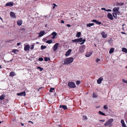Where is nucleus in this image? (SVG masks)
<instances>
[{
  "instance_id": "obj_1",
  "label": "nucleus",
  "mask_w": 127,
  "mask_h": 127,
  "mask_svg": "<svg viewBox=\"0 0 127 127\" xmlns=\"http://www.w3.org/2000/svg\"><path fill=\"white\" fill-rule=\"evenodd\" d=\"M119 8L118 7H114L113 9L112 10L114 12L112 13L113 17L115 19H116L117 17V13H120V12L119 11Z\"/></svg>"
},
{
  "instance_id": "obj_2",
  "label": "nucleus",
  "mask_w": 127,
  "mask_h": 127,
  "mask_svg": "<svg viewBox=\"0 0 127 127\" xmlns=\"http://www.w3.org/2000/svg\"><path fill=\"white\" fill-rule=\"evenodd\" d=\"M74 59L72 57L66 58L64 60V64H68L72 63Z\"/></svg>"
},
{
  "instance_id": "obj_3",
  "label": "nucleus",
  "mask_w": 127,
  "mask_h": 127,
  "mask_svg": "<svg viewBox=\"0 0 127 127\" xmlns=\"http://www.w3.org/2000/svg\"><path fill=\"white\" fill-rule=\"evenodd\" d=\"M113 119H110L106 122L104 124V126H108L109 127H111L112 126V123L113 121Z\"/></svg>"
},
{
  "instance_id": "obj_4",
  "label": "nucleus",
  "mask_w": 127,
  "mask_h": 127,
  "mask_svg": "<svg viewBox=\"0 0 127 127\" xmlns=\"http://www.w3.org/2000/svg\"><path fill=\"white\" fill-rule=\"evenodd\" d=\"M86 46L84 45H83L80 47L79 52L80 53H82L84 52Z\"/></svg>"
},
{
  "instance_id": "obj_5",
  "label": "nucleus",
  "mask_w": 127,
  "mask_h": 127,
  "mask_svg": "<svg viewBox=\"0 0 127 127\" xmlns=\"http://www.w3.org/2000/svg\"><path fill=\"white\" fill-rule=\"evenodd\" d=\"M68 86L70 88H74L76 87L75 83L72 82H69L68 83Z\"/></svg>"
},
{
  "instance_id": "obj_6",
  "label": "nucleus",
  "mask_w": 127,
  "mask_h": 127,
  "mask_svg": "<svg viewBox=\"0 0 127 127\" xmlns=\"http://www.w3.org/2000/svg\"><path fill=\"white\" fill-rule=\"evenodd\" d=\"M47 32H45L44 31H41L39 33L38 37H41L43 36L44 35L47 33Z\"/></svg>"
},
{
  "instance_id": "obj_7",
  "label": "nucleus",
  "mask_w": 127,
  "mask_h": 127,
  "mask_svg": "<svg viewBox=\"0 0 127 127\" xmlns=\"http://www.w3.org/2000/svg\"><path fill=\"white\" fill-rule=\"evenodd\" d=\"M59 44V43H57L54 45L53 47V51H56L57 49Z\"/></svg>"
},
{
  "instance_id": "obj_8",
  "label": "nucleus",
  "mask_w": 127,
  "mask_h": 127,
  "mask_svg": "<svg viewBox=\"0 0 127 127\" xmlns=\"http://www.w3.org/2000/svg\"><path fill=\"white\" fill-rule=\"evenodd\" d=\"M25 45V47H24V50L25 51H27L29 50L30 49V46L29 45Z\"/></svg>"
},
{
  "instance_id": "obj_9",
  "label": "nucleus",
  "mask_w": 127,
  "mask_h": 127,
  "mask_svg": "<svg viewBox=\"0 0 127 127\" xmlns=\"http://www.w3.org/2000/svg\"><path fill=\"white\" fill-rule=\"evenodd\" d=\"M107 17L110 20H112L113 19V18L112 14L110 13H108L107 14Z\"/></svg>"
},
{
  "instance_id": "obj_10",
  "label": "nucleus",
  "mask_w": 127,
  "mask_h": 127,
  "mask_svg": "<svg viewBox=\"0 0 127 127\" xmlns=\"http://www.w3.org/2000/svg\"><path fill=\"white\" fill-rule=\"evenodd\" d=\"M13 5V2H10L7 3L6 4V6H12Z\"/></svg>"
},
{
  "instance_id": "obj_11",
  "label": "nucleus",
  "mask_w": 127,
  "mask_h": 127,
  "mask_svg": "<svg viewBox=\"0 0 127 127\" xmlns=\"http://www.w3.org/2000/svg\"><path fill=\"white\" fill-rule=\"evenodd\" d=\"M26 94L25 91L21 93H17V95L18 96H25L26 95Z\"/></svg>"
},
{
  "instance_id": "obj_12",
  "label": "nucleus",
  "mask_w": 127,
  "mask_h": 127,
  "mask_svg": "<svg viewBox=\"0 0 127 127\" xmlns=\"http://www.w3.org/2000/svg\"><path fill=\"white\" fill-rule=\"evenodd\" d=\"M121 123L123 127H127L126 124H125L124 120L122 119L121 121Z\"/></svg>"
},
{
  "instance_id": "obj_13",
  "label": "nucleus",
  "mask_w": 127,
  "mask_h": 127,
  "mask_svg": "<svg viewBox=\"0 0 127 127\" xmlns=\"http://www.w3.org/2000/svg\"><path fill=\"white\" fill-rule=\"evenodd\" d=\"M17 25L19 26L21 25L22 24V21L21 20H19L17 21Z\"/></svg>"
},
{
  "instance_id": "obj_14",
  "label": "nucleus",
  "mask_w": 127,
  "mask_h": 127,
  "mask_svg": "<svg viewBox=\"0 0 127 127\" xmlns=\"http://www.w3.org/2000/svg\"><path fill=\"white\" fill-rule=\"evenodd\" d=\"M10 16L12 18H16V16L14 13L12 12H11L10 13Z\"/></svg>"
},
{
  "instance_id": "obj_15",
  "label": "nucleus",
  "mask_w": 127,
  "mask_h": 127,
  "mask_svg": "<svg viewBox=\"0 0 127 127\" xmlns=\"http://www.w3.org/2000/svg\"><path fill=\"white\" fill-rule=\"evenodd\" d=\"M101 34L102 36V37L103 38H105L107 36V34L105 32H102L101 33Z\"/></svg>"
},
{
  "instance_id": "obj_16",
  "label": "nucleus",
  "mask_w": 127,
  "mask_h": 127,
  "mask_svg": "<svg viewBox=\"0 0 127 127\" xmlns=\"http://www.w3.org/2000/svg\"><path fill=\"white\" fill-rule=\"evenodd\" d=\"M91 21L94 22L98 25H100L101 24V23L100 22L96 20H93L92 21Z\"/></svg>"
},
{
  "instance_id": "obj_17",
  "label": "nucleus",
  "mask_w": 127,
  "mask_h": 127,
  "mask_svg": "<svg viewBox=\"0 0 127 127\" xmlns=\"http://www.w3.org/2000/svg\"><path fill=\"white\" fill-rule=\"evenodd\" d=\"M103 80V78L100 77L99 78L97 81V83L98 84H100L101 83Z\"/></svg>"
},
{
  "instance_id": "obj_18",
  "label": "nucleus",
  "mask_w": 127,
  "mask_h": 127,
  "mask_svg": "<svg viewBox=\"0 0 127 127\" xmlns=\"http://www.w3.org/2000/svg\"><path fill=\"white\" fill-rule=\"evenodd\" d=\"M71 49H69L68 51L66 52L65 55L66 56H68L69 54H70L71 52Z\"/></svg>"
},
{
  "instance_id": "obj_19",
  "label": "nucleus",
  "mask_w": 127,
  "mask_h": 127,
  "mask_svg": "<svg viewBox=\"0 0 127 127\" xmlns=\"http://www.w3.org/2000/svg\"><path fill=\"white\" fill-rule=\"evenodd\" d=\"M92 54V52H87L86 55V56L87 57H90Z\"/></svg>"
},
{
  "instance_id": "obj_20",
  "label": "nucleus",
  "mask_w": 127,
  "mask_h": 127,
  "mask_svg": "<svg viewBox=\"0 0 127 127\" xmlns=\"http://www.w3.org/2000/svg\"><path fill=\"white\" fill-rule=\"evenodd\" d=\"M60 108H62L64 110H66L67 109L66 106L65 105H61L60 106Z\"/></svg>"
},
{
  "instance_id": "obj_21",
  "label": "nucleus",
  "mask_w": 127,
  "mask_h": 127,
  "mask_svg": "<svg viewBox=\"0 0 127 127\" xmlns=\"http://www.w3.org/2000/svg\"><path fill=\"white\" fill-rule=\"evenodd\" d=\"M16 75L15 73L13 72H11L10 73L9 76L11 77L14 76Z\"/></svg>"
},
{
  "instance_id": "obj_22",
  "label": "nucleus",
  "mask_w": 127,
  "mask_h": 127,
  "mask_svg": "<svg viewBox=\"0 0 127 127\" xmlns=\"http://www.w3.org/2000/svg\"><path fill=\"white\" fill-rule=\"evenodd\" d=\"M124 3H118L117 2L116 3V5L117 6H122L124 5Z\"/></svg>"
},
{
  "instance_id": "obj_23",
  "label": "nucleus",
  "mask_w": 127,
  "mask_h": 127,
  "mask_svg": "<svg viewBox=\"0 0 127 127\" xmlns=\"http://www.w3.org/2000/svg\"><path fill=\"white\" fill-rule=\"evenodd\" d=\"M114 48H111L110 50L109 51V53L110 54H111L114 51Z\"/></svg>"
},
{
  "instance_id": "obj_24",
  "label": "nucleus",
  "mask_w": 127,
  "mask_h": 127,
  "mask_svg": "<svg viewBox=\"0 0 127 127\" xmlns=\"http://www.w3.org/2000/svg\"><path fill=\"white\" fill-rule=\"evenodd\" d=\"M122 51L125 52L126 53H127V49L125 48H122Z\"/></svg>"
},
{
  "instance_id": "obj_25",
  "label": "nucleus",
  "mask_w": 127,
  "mask_h": 127,
  "mask_svg": "<svg viewBox=\"0 0 127 127\" xmlns=\"http://www.w3.org/2000/svg\"><path fill=\"white\" fill-rule=\"evenodd\" d=\"M94 25V24L93 23H89L87 25V27H90L91 26L93 25Z\"/></svg>"
},
{
  "instance_id": "obj_26",
  "label": "nucleus",
  "mask_w": 127,
  "mask_h": 127,
  "mask_svg": "<svg viewBox=\"0 0 127 127\" xmlns=\"http://www.w3.org/2000/svg\"><path fill=\"white\" fill-rule=\"evenodd\" d=\"M12 52L14 53H15L17 54L18 52V50L16 49H13L12 51Z\"/></svg>"
},
{
  "instance_id": "obj_27",
  "label": "nucleus",
  "mask_w": 127,
  "mask_h": 127,
  "mask_svg": "<svg viewBox=\"0 0 127 127\" xmlns=\"http://www.w3.org/2000/svg\"><path fill=\"white\" fill-rule=\"evenodd\" d=\"M5 97V95L4 94L0 96V100H3V99Z\"/></svg>"
},
{
  "instance_id": "obj_28",
  "label": "nucleus",
  "mask_w": 127,
  "mask_h": 127,
  "mask_svg": "<svg viewBox=\"0 0 127 127\" xmlns=\"http://www.w3.org/2000/svg\"><path fill=\"white\" fill-rule=\"evenodd\" d=\"M77 39V42H82L83 40V39L82 38H79L78 39Z\"/></svg>"
},
{
  "instance_id": "obj_29",
  "label": "nucleus",
  "mask_w": 127,
  "mask_h": 127,
  "mask_svg": "<svg viewBox=\"0 0 127 127\" xmlns=\"http://www.w3.org/2000/svg\"><path fill=\"white\" fill-rule=\"evenodd\" d=\"M52 40H50L47 41H46V42L47 43L50 44L52 43Z\"/></svg>"
},
{
  "instance_id": "obj_30",
  "label": "nucleus",
  "mask_w": 127,
  "mask_h": 127,
  "mask_svg": "<svg viewBox=\"0 0 127 127\" xmlns=\"http://www.w3.org/2000/svg\"><path fill=\"white\" fill-rule=\"evenodd\" d=\"M98 113L99 114L103 116H104L105 115V114L104 113L100 111H99V112Z\"/></svg>"
},
{
  "instance_id": "obj_31",
  "label": "nucleus",
  "mask_w": 127,
  "mask_h": 127,
  "mask_svg": "<svg viewBox=\"0 0 127 127\" xmlns=\"http://www.w3.org/2000/svg\"><path fill=\"white\" fill-rule=\"evenodd\" d=\"M81 35V33L80 32H79L78 33H77L76 35V36L78 37H79Z\"/></svg>"
},
{
  "instance_id": "obj_32",
  "label": "nucleus",
  "mask_w": 127,
  "mask_h": 127,
  "mask_svg": "<svg viewBox=\"0 0 127 127\" xmlns=\"http://www.w3.org/2000/svg\"><path fill=\"white\" fill-rule=\"evenodd\" d=\"M83 119L84 120H86L88 119L87 117L86 116H83Z\"/></svg>"
},
{
  "instance_id": "obj_33",
  "label": "nucleus",
  "mask_w": 127,
  "mask_h": 127,
  "mask_svg": "<svg viewBox=\"0 0 127 127\" xmlns=\"http://www.w3.org/2000/svg\"><path fill=\"white\" fill-rule=\"evenodd\" d=\"M50 59L48 57H45L44 59V61H48L49 60H50Z\"/></svg>"
},
{
  "instance_id": "obj_34",
  "label": "nucleus",
  "mask_w": 127,
  "mask_h": 127,
  "mask_svg": "<svg viewBox=\"0 0 127 127\" xmlns=\"http://www.w3.org/2000/svg\"><path fill=\"white\" fill-rule=\"evenodd\" d=\"M93 97L96 98L97 97V95L93 93Z\"/></svg>"
},
{
  "instance_id": "obj_35",
  "label": "nucleus",
  "mask_w": 127,
  "mask_h": 127,
  "mask_svg": "<svg viewBox=\"0 0 127 127\" xmlns=\"http://www.w3.org/2000/svg\"><path fill=\"white\" fill-rule=\"evenodd\" d=\"M51 34L53 36H56L57 35V34L56 32H54L51 33Z\"/></svg>"
},
{
  "instance_id": "obj_36",
  "label": "nucleus",
  "mask_w": 127,
  "mask_h": 127,
  "mask_svg": "<svg viewBox=\"0 0 127 127\" xmlns=\"http://www.w3.org/2000/svg\"><path fill=\"white\" fill-rule=\"evenodd\" d=\"M46 47L45 46L42 45L41 46V48L42 50H43L45 49Z\"/></svg>"
},
{
  "instance_id": "obj_37",
  "label": "nucleus",
  "mask_w": 127,
  "mask_h": 127,
  "mask_svg": "<svg viewBox=\"0 0 127 127\" xmlns=\"http://www.w3.org/2000/svg\"><path fill=\"white\" fill-rule=\"evenodd\" d=\"M103 108L105 109H108V107L107 105H105L104 106Z\"/></svg>"
},
{
  "instance_id": "obj_38",
  "label": "nucleus",
  "mask_w": 127,
  "mask_h": 127,
  "mask_svg": "<svg viewBox=\"0 0 127 127\" xmlns=\"http://www.w3.org/2000/svg\"><path fill=\"white\" fill-rule=\"evenodd\" d=\"M28 122L29 123V125L31 126L33 124V123L31 121H29Z\"/></svg>"
},
{
  "instance_id": "obj_39",
  "label": "nucleus",
  "mask_w": 127,
  "mask_h": 127,
  "mask_svg": "<svg viewBox=\"0 0 127 127\" xmlns=\"http://www.w3.org/2000/svg\"><path fill=\"white\" fill-rule=\"evenodd\" d=\"M72 41L74 42H77V39H75L74 40H72Z\"/></svg>"
},
{
  "instance_id": "obj_40",
  "label": "nucleus",
  "mask_w": 127,
  "mask_h": 127,
  "mask_svg": "<svg viewBox=\"0 0 127 127\" xmlns=\"http://www.w3.org/2000/svg\"><path fill=\"white\" fill-rule=\"evenodd\" d=\"M54 89H55L54 88H51L50 89V91L51 92H53V91L54 90Z\"/></svg>"
},
{
  "instance_id": "obj_41",
  "label": "nucleus",
  "mask_w": 127,
  "mask_h": 127,
  "mask_svg": "<svg viewBox=\"0 0 127 127\" xmlns=\"http://www.w3.org/2000/svg\"><path fill=\"white\" fill-rule=\"evenodd\" d=\"M85 41H86V40L85 39H83V40L82 41V42H81V43H80V44L81 45H82V44H83L85 42Z\"/></svg>"
},
{
  "instance_id": "obj_42",
  "label": "nucleus",
  "mask_w": 127,
  "mask_h": 127,
  "mask_svg": "<svg viewBox=\"0 0 127 127\" xmlns=\"http://www.w3.org/2000/svg\"><path fill=\"white\" fill-rule=\"evenodd\" d=\"M34 44H33V45H31V50H32L33 49V48H34Z\"/></svg>"
},
{
  "instance_id": "obj_43",
  "label": "nucleus",
  "mask_w": 127,
  "mask_h": 127,
  "mask_svg": "<svg viewBox=\"0 0 127 127\" xmlns=\"http://www.w3.org/2000/svg\"><path fill=\"white\" fill-rule=\"evenodd\" d=\"M122 81L124 83H127V80H125L124 79H122Z\"/></svg>"
},
{
  "instance_id": "obj_44",
  "label": "nucleus",
  "mask_w": 127,
  "mask_h": 127,
  "mask_svg": "<svg viewBox=\"0 0 127 127\" xmlns=\"http://www.w3.org/2000/svg\"><path fill=\"white\" fill-rule=\"evenodd\" d=\"M38 60L39 61H43V59L42 58L40 57L38 59Z\"/></svg>"
},
{
  "instance_id": "obj_45",
  "label": "nucleus",
  "mask_w": 127,
  "mask_h": 127,
  "mask_svg": "<svg viewBox=\"0 0 127 127\" xmlns=\"http://www.w3.org/2000/svg\"><path fill=\"white\" fill-rule=\"evenodd\" d=\"M76 83L78 85L80 83V81H77L76 82Z\"/></svg>"
},
{
  "instance_id": "obj_46",
  "label": "nucleus",
  "mask_w": 127,
  "mask_h": 127,
  "mask_svg": "<svg viewBox=\"0 0 127 127\" xmlns=\"http://www.w3.org/2000/svg\"><path fill=\"white\" fill-rule=\"evenodd\" d=\"M37 68L38 69L39 68L40 69V71H42L43 70V68H41L40 67H37Z\"/></svg>"
},
{
  "instance_id": "obj_47",
  "label": "nucleus",
  "mask_w": 127,
  "mask_h": 127,
  "mask_svg": "<svg viewBox=\"0 0 127 127\" xmlns=\"http://www.w3.org/2000/svg\"><path fill=\"white\" fill-rule=\"evenodd\" d=\"M100 61V59H97L96 60V62L98 63Z\"/></svg>"
},
{
  "instance_id": "obj_48",
  "label": "nucleus",
  "mask_w": 127,
  "mask_h": 127,
  "mask_svg": "<svg viewBox=\"0 0 127 127\" xmlns=\"http://www.w3.org/2000/svg\"><path fill=\"white\" fill-rule=\"evenodd\" d=\"M43 40L44 42H46L47 40V39L46 38L43 39Z\"/></svg>"
},
{
  "instance_id": "obj_49",
  "label": "nucleus",
  "mask_w": 127,
  "mask_h": 127,
  "mask_svg": "<svg viewBox=\"0 0 127 127\" xmlns=\"http://www.w3.org/2000/svg\"><path fill=\"white\" fill-rule=\"evenodd\" d=\"M53 4L54 6L53 7V8L54 9L55 8V6H57V5H56V4L55 3H53Z\"/></svg>"
},
{
  "instance_id": "obj_50",
  "label": "nucleus",
  "mask_w": 127,
  "mask_h": 127,
  "mask_svg": "<svg viewBox=\"0 0 127 127\" xmlns=\"http://www.w3.org/2000/svg\"><path fill=\"white\" fill-rule=\"evenodd\" d=\"M101 9L102 10H104L106 11V9L104 8H101Z\"/></svg>"
},
{
  "instance_id": "obj_51",
  "label": "nucleus",
  "mask_w": 127,
  "mask_h": 127,
  "mask_svg": "<svg viewBox=\"0 0 127 127\" xmlns=\"http://www.w3.org/2000/svg\"><path fill=\"white\" fill-rule=\"evenodd\" d=\"M111 11V10L109 9H107L106 10V11Z\"/></svg>"
},
{
  "instance_id": "obj_52",
  "label": "nucleus",
  "mask_w": 127,
  "mask_h": 127,
  "mask_svg": "<svg viewBox=\"0 0 127 127\" xmlns=\"http://www.w3.org/2000/svg\"><path fill=\"white\" fill-rule=\"evenodd\" d=\"M99 121H102L103 122H104L105 121V120L104 119H103V120H99Z\"/></svg>"
},
{
  "instance_id": "obj_53",
  "label": "nucleus",
  "mask_w": 127,
  "mask_h": 127,
  "mask_svg": "<svg viewBox=\"0 0 127 127\" xmlns=\"http://www.w3.org/2000/svg\"><path fill=\"white\" fill-rule=\"evenodd\" d=\"M12 60H13V59H11V60H10V61H6V62H5V63H6V62H8V63H9V62H11V61H12Z\"/></svg>"
},
{
  "instance_id": "obj_54",
  "label": "nucleus",
  "mask_w": 127,
  "mask_h": 127,
  "mask_svg": "<svg viewBox=\"0 0 127 127\" xmlns=\"http://www.w3.org/2000/svg\"><path fill=\"white\" fill-rule=\"evenodd\" d=\"M12 60H13V59H11V60H10V61H6V62H5V63H6V62H8V63H9V62H11V61H12Z\"/></svg>"
},
{
  "instance_id": "obj_55",
  "label": "nucleus",
  "mask_w": 127,
  "mask_h": 127,
  "mask_svg": "<svg viewBox=\"0 0 127 127\" xmlns=\"http://www.w3.org/2000/svg\"><path fill=\"white\" fill-rule=\"evenodd\" d=\"M66 26L68 27H70L71 26L69 24H67Z\"/></svg>"
},
{
  "instance_id": "obj_56",
  "label": "nucleus",
  "mask_w": 127,
  "mask_h": 127,
  "mask_svg": "<svg viewBox=\"0 0 127 127\" xmlns=\"http://www.w3.org/2000/svg\"><path fill=\"white\" fill-rule=\"evenodd\" d=\"M64 23V21L62 20L61 21V23Z\"/></svg>"
},
{
  "instance_id": "obj_57",
  "label": "nucleus",
  "mask_w": 127,
  "mask_h": 127,
  "mask_svg": "<svg viewBox=\"0 0 127 127\" xmlns=\"http://www.w3.org/2000/svg\"><path fill=\"white\" fill-rule=\"evenodd\" d=\"M21 44V43H18L17 44V45L18 46L19 45Z\"/></svg>"
},
{
  "instance_id": "obj_58",
  "label": "nucleus",
  "mask_w": 127,
  "mask_h": 127,
  "mask_svg": "<svg viewBox=\"0 0 127 127\" xmlns=\"http://www.w3.org/2000/svg\"><path fill=\"white\" fill-rule=\"evenodd\" d=\"M56 36H53V37L52 38L54 39L55 38Z\"/></svg>"
},
{
  "instance_id": "obj_59",
  "label": "nucleus",
  "mask_w": 127,
  "mask_h": 127,
  "mask_svg": "<svg viewBox=\"0 0 127 127\" xmlns=\"http://www.w3.org/2000/svg\"><path fill=\"white\" fill-rule=\"evenodd\" d=\"M21 125H22V126H24V124L22 123H21Z\"/></svg>"
},
{
  "instance_id": "obj_60",
  "label": "nucleus",
  "mask_w": 127,
  "mask_h": 127,
  "mask_svg": "<svg viewBox=\"0 0 127 127\" xmlns=\"http://www.w3.org/2000/svg\"><path fill=\"white\" fill-rule=\"evenodd\" d=\"M125 25V24H124L122 25V26L123 27Z\"/></svg>"
},
{
  "instance_id": "obj_61",
  "label": "nucleus",
  "mask_w": 127,
  "mask_h": 127,
  "mask_svg": "<svg viewBox=\"0 0 127 127\" xmlns=\"http://www.w3.org/2000/svg\"><path fill=\"white\" fill-rule=\"evenodd\" d=\"M58 127H61V126L60 125H59L58 126Z\"/></svg>"
},
{
  "instance_id": "obj_62",
  "label": "nucleus",
  "mask_w": 127,
  "mask_h": 127,
  "mask_svg": "<svg viewBox=\"0 0 127 127\" xmlns=\"http://www.w3.org/2000/svg\"><path fill=\"white\" fill-rule=\"evenodd\" d=\"M1 68V65H0V69Z\"/></svg>"
},
{
  "instance_id": "obj_63",
  "label": "nucleus",
  "mask_w": 127,
  "mask_h": 127,
  "mask_svg": "<svg viewBox=\"0 0 127 127\" xmlns=\"http://www.w3.org/2000/svg\"><path fill=\"white\" fill-rule=\"evenodd\" d=\"M2 122L0 121V124H1Z\"/></svg>"
},
{
  "instance_id": "obj_64",
  "label": "nucleus",
  "mask_w": 127,
  "mask_h": 127,
  "mask_svg": "<svg viewBox=\"0 0 127 127\" xmlns=\"http://www.w3.org/2000/svg\"><path fill=\"white\" fill-rule=\"evenodd\" d=\"M36 43H37V44H38V42H37Z\"/></svg>"
}]
</instances>
